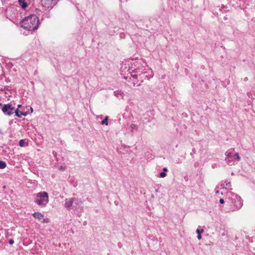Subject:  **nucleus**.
Masks as SVG:
<instances>
[{"instance_id": "obj_6", "label": "nucleus", "mask_w": 255, "mask_h": 255, "mask_svg": "<svg viewBox=\"0 0 255 255\" xmlns=\"http://www.w3.org/2000/svg\"><path fill=\"white\" fill-rule=\"evenodd\" d=\"M3 113L8 116H10L14 113L15 109L10 104L4 105L2 108Z\"/></svg>"}, {"instance_id": "obj_33", "label": "nucleus", "mask_w": 255, "mask_h": 255, "mask_svg": "<svg viewBox=\"0 0 255 255\" xmlns=\"http://www.w3.org/2000/svg\"><path fill=\"white\" fill-rule=\"evenodd\" d=\"M0 133H1V130H0Z\"/></svg>"}, {"instance_id": "obj_4", "label": "nucleus", "mask_w": 255, "mask_h": 255, "mask_svg": "<svg viewBox=\"0 0 255 255\" xmlns=\"http://www.w3.org/2000/svg\"><path fill=\"white\" fill-rule=\"evenodd\" d=\"M131 76L134 78L140 80L141 83H142L145 79L149 80L153 77V75H147L146 71H143L138 74H131Z\"/></svg>"}, {"instance_id": "obj_22", "label": "nucleus", "mask_w": 255, "mask_h": 255, "mask_svg": "<svg viewBox=\"0 0 255 255\" xmlns=\"http://www.w3.org/2000/svg\"><path fill=\"white\" fill-rule=\"evenodd\" d=\"M196 153V150H195V149L194 148H193L192 149V152H191V153H190V155H191V156H193V154H194V153Z\"/></svg>"}, {"instance_id": "obj_11", "label": "nucleus", "mask_w": 255, "mask_h": 255, "mask_svg": "<svg viewBox=\"0 0 255 255\" xmlns=\"http://www.w3.org/2000/svg\"><path fill=\"white\" fill-rule=\"evenodd\" d=\"M32 216L34 218L39 220H41L42 219H43V217H44L43 214L40 212H34V213L32 214Z\"/></svg>"}, {"instance_id": "obj_17", "label": "nucleus", "mask_w": 255, "mask_h": 255, "mask_svg": "<svg viewBox=\"0 0 255 255\" xmlns=\"http://www.w3.org/2000/svg\"><path fill=\"white\" fill-rule=\"evenodd\" d=\"M24 144H25V141L23 139H21L19 140L18 144L20 147L24 146Z\"/></svg>"}, {"instance_id": "obj_7", "label": "nucleus", "mask_w": 255, "mask_h": 255, "mask_svg": "<svg viewBox=\"0 0 255 255\" xmlns=\"http://www.w3.org/2000/svg\"><path fill=\"white\" fill-rule=\"evenodd\" d=\"M225 155L226 156L225 160L227 164L229 165L234 164V153L228 150L226 152Z\"/></svg>"}, {"instance_id": "obj_19", "label": "nucleus", "mask_w": 255, "mask_h": 255, "mask_svg": "<svg viewBox=\"0 0 255 255\" xmlns=\"http://www.w3.org/2000/svg\"><path fill=\"white\" fill-rule=\"evenodd\" d=\"M204 230L203 229H197L196 230V233L198 235H201L202 233H203Z\"/></svg>"}, {"instance_id": "obj_23", "label": "nucleus", "mask_w": 255, "mask_h": 255, "mask_svg": "<svg viewBox=\"0 0 255 255\" xmlns=\"http://www.w3.org/2000/svg\"><path fill=\"white\" fill-rule=\"evenodd\" d=\"M8 243L10 245H12L14 244V241L13 239H10L9 240Z\"/></svg>"}, {"instance_id": "obj_25", "label": "nucleus", "mask_w": 255, "mask_h": 255, "mask_svg": "<svg viewBox=\"0 0 255 255\" xmlns=\"http://www.w3.org/2000/svg\"><path fill=\"white\" fill-rule=\"evenodd\" d=\"M197 238L198 240H200L202 238V236L201 235H198Z\"/></svg>"}, {"instance_id": "obj_14", "label": "nucleus", "mask_w": 255, "mask_h": 255, "mask_svg": "<svg viewBox=\"0 0 255 255\" xmlns=\"http://www.w3.org/2000/svg\"><path fill=\"white\" fill-rule=\"evenodd\" d=\"M108 120H109V117L106 116L105 117V118L104 119V120L101 122V124L108 125Z\"/></svg>"}, {"instance_id": "obj_5", "label": "nucleus", "mask_w": 255, "mask_h": 255, "mask_svg": "<svg viewBox=\"0 0 255 255\" xmlns=\"http://www.w3.org/2000/svg\"><path fill=\"white\" fill-rule=\"evenodd\" d=\"M59 0H42V5L46 8H52L58 2Z\"/></svg>"}, {"instance_id": "obj_8", "label": "nucleus", "mask_w": 255, "mask_h": 255, "mask_svg": "<svg viewBox=\"0 0 255 255\" xmlns=\"http://www.w3.org/2000/svg\"><path fill=\"white\" fill-rule=\"evenodd\" d=\"M139 64L138 62L136 63L135 67L136 68L133 69L132 67L130 69L131 71L130 72L131 74H138L139 73H142L144 71V69H143V66L138 65Z\"/></svg>"}, {"instance_id": "obj_18", "label": "nucleus", "mask_w": 255, "mask_h": 255, "mask_svg": "<svg viewBox=\"0 0 255 255\" xmlns=\"http://www.w3.org/2000/svg\"><path fill=\"white\" fill-rule=\"evenodd\" d=\"M135 127H136V125H135V124H130V128H131V129H130V132H131V133H133V129L135 128Z\"/></svg>"}, {"instance_id": "obj_28", "label": "nucleus", "mask_w": 255, "mask_h": 255, "mask_svg": "<svg viewBox=\"0 0 255 255\" xmlns=\"http://www.w3.org/2000/svg\"><path fill=\"white\" fill-rule=\"evenodd\" d=\"M248 80L247 77H245L244 79V81H247Z\"/></svg>"}, {"instance_id": "obj_3", "label": "nucleus", "mask_w": 255, "mask_h": 255, "mask_svg": "<svg viewBox=\"0 0 255 255\" xmlns=\"http://www.w3.org/2000/svg\"><path fill=\"white\" fill-rule=\"evenodd\" d=\"M48 202L49 196L46 192H40L36 194L35 202L39 206L42 207H45Z\"/></svg>"}, {"instance_id": "obj_9", "label": "nucleus", "mask_w": 255, "mask_h": 255, "mask_svg": "<svg viewBox=\"0 0 255 255\" xmlns=\"http://www.w3.org/2000/svg\"><path fill=\"white\" fill-rule=\"evenodd\" d=\"M76 199L75 198H71L69 199H66L65 202V207L68 210L70 209L73 205L74 201Z\"/></svg>"}, {"instance_id": "obj_26", "label": "nucleus", "mask_w": 255, "mask_h": 255, "mask_svg": "<svg viewBox=\"0 0 255 255\" xmlns=\"http://www.w3.org/2000/svg\"><path fill=\"white\" fill-rule=\"evenodd\" d=\"M163 172H166V171H167V168H166V167H164V168H163Z\"/></svg>"}, {"instance_id": "obj_29", "label": "nucleus", "mask_w": 255, "mask_h": 255, "mask_svg": "<svg viewBox=\"0 0 255 255\" xmlns=\"http://www.w3.org/2000/svg\"><path fill=\"white\" fill-rule=\"evenodd\" d=\"M30 111H31V112H33V109L31 107H30Z\"/></svg>"}, {"instance_id": "obj_2", "label": "nucleus", "mask_w": 255, "mask_h": 255, "mask_svg": "<svg viewBox=\"0 0 255 255\" xmlns=\"http://www.w3.org/2000/svg\"><path fill=\"white\" fill-rule=\"evenodd\" d=\"M231 196L229 197L226 202L230 206L228 212L238 210L243 206L241 198L234 193L231 192Z\"/></svg>"}, {"instance_id": "obj_13", "label": "nucleus", "mask_w": 255, "mask_h": 255, "mask_svg": "<svg viewBox=\"0 0 255 255\" xmlns=\"http://www.w3.org/2000/svg\"><path fill=\"white\" fill-rule=\"evenodd\" d=\"M114 93V95L117 97H119L120 96L123 97L124 96V93L121 91H115Z\"/></svg>"}, {"instance_id": "obj_24", "label": "nucleus", "mask_w": 255, "mask_h": 255, "mask_svg": "<svg viewBox=\"0 0 255 255\" xmlns=\"http://www.w3.org/2000/svg\"><path fill=\"white\" fill-rule=\"evenodd\" d=\"M219 202L220 204H223L225 203L224 200L223 199L221 198L219 200Z\"/></svg>"}, {"instance_id": "obj_15", "label": "nucleus", "mask_w": 255, "mask_h": 255, "mask_svg": "<svg viewBox=\"0 0 255 255\" xmlns=\"http://www.w3.org/2000/svg\"><path fill=\"white\" fill-rule=\"evenodd\" d=\"M6 166V164L4 161L0 160V169H3Z\"/></svg>"}, {"instance_id": "obj_21", "label": "nucleus", "mask_w": 255, "mask_h": 255, "mask_svg": "<svg viewBox=\"0 0 255 255\" xmlns=\"http://www.w3.org/2000/svg\"><path fill=\"white\" fill-rule=\"evenodd\" d=\"M41 220H42V223H48V219L47 218H44V217H43V219H42Z\"/></svg>"}, {"instance_id": "obj_10", "label": "nucleus", "mask_w": 255, "mask_h": 255, "mask_svg": "<svg viewBox=\"0 0 255 255\" xmlns=\"http://www.w3.org/2000/svg\"><path fill=\"white\" fill-rule=\"evenodd\" d=\"M14 113L15 115L18 118H21L22 116H26L27 115V112H22L19 111L18 109L15 110Z\"/></svg>"}, {"instance_id": "obj_12", "label": "nucleus", "mask_w": 255, "mask_h": 255, "mask_svg": "<svg viewBox=\"0 0 255 255\" xmlns=\"http://www.w3.org/2000/svg\"><path fill=\"white\" fill-rule=\"evenodd\" d=\"M18 3L22 8L25 9L27 7V4L25 0H18Z\"/></svg>"}, {"instance_id": "obj_27", "label": "nucleus", "mask_w": 255, "mask_h": 255, "mask_svg": "<svg viewBox=\"0 0 255 255\" xmlns=\"http://www.w3.org/2000/svg\"><path fill=\"white\" fill-rule=\"evenodd\" d=\"M230 185H231V183H230V182H228V183H226V185H227V186H230Z\"/></svg>"}, {"instance_id": "obj_1", "label": "nucleus", "mask_w": 255, "mask_h": 255, "mask_svg": "<svg viewBox=\"0 0 255 255\" xmlns=\"http://www.w3.org/2000/svg\"><path fill=\"white\" fill-rule=\"evenodd\" d=\"M39 20L35 14H30L25 17L21 21V26L29 31L36 30L39 25Z\"/></svg>"}, {"instance_id": "obj_16", "label": "nucleus", "mask_w": 255, "mask_h": 255, "mask_svg": "<svg viewBox=\"0 0 255 255\" xmlns=\"http://www.w3.org/2000/svg\"><path fill=\"white\" fill-rule=\"evenodd\" d=\"M236 159L238 161H240L241 159V157L239 156V154L238 153H236L235 154H234V159Z\"/></svg>"}, {"instance_id": "obj_20", "label": "nucleus", "mask_w": 255, "mask_h": 255, "mask_svg": "<svg viewBox=\"0 0 255 255\" xmlns=\"http://www.w3.org/2000/svg\"><path fill=\"white\" fill-rule=\"evenodd\" d=\"M160 177L161 178H164L166 176V174L164 172H161L160 173Z\"/></svg>"}, {"instance_id": "obj_30", "label": "nucleus", "mask_w": 255, "mask_h": 255, "mask_svg": "<svg viewBox=\"0 0 255 255\" xmlns=\"http://www.w3.org/2000/svg\"><path fill=\"white\" fill-rule=\"evenodd\" d=\"M121 1H127L128 0H120Z\"/></svg>"}, {"instance_id": "obj_34", "label": "nucleus", "mask_w": 255, "mask_h": 255, "mask_svg": "<svg viewBox=\"0 0 255 255\" xmlns=\"http://www.w3.org/2000/svg\"><path fill=\"white\" fill-rule=\"evenodd\" d=\"M2 105V104L1 103H0V106H1Z\"/></svg>"}, {"instance_id": "obj_31", "label": "nucleus", "mask_w": 255, "mask_h": 255, "mask_svg": "<svg viewBox=\"0 0 255 255\" xmlns=\"http://www.w3.org/2000/svg\"><path fill=\"white\" fill-rule=\"evenodd\" d=\"M21 107V105H19L18 106V108H19V107Z\"/></svg>"}, {"instance_id": "obj_32", "label": "nucleus", "mask_w": 255, "mask_h": 255, "mask_svg": "<svg viewBox=\"0 0 255 255\" xmlns=\"http://www.w3.org/2000/svg\"><path fill=\"white\" fill-rule=\"evenodd\" d=\"M216 193H219V192L218 191H216Z\"/></svg>"}]
</instances>
